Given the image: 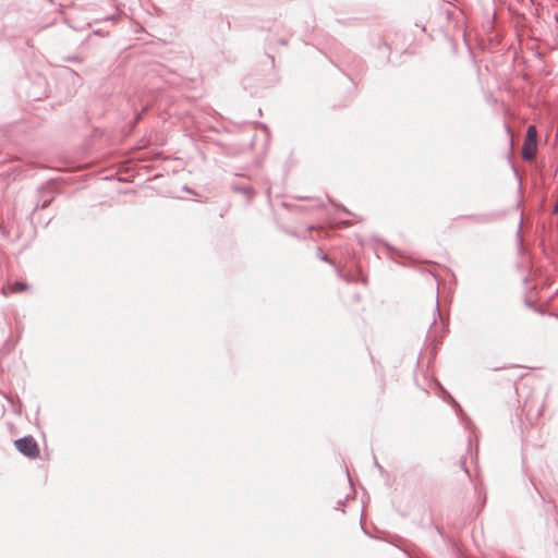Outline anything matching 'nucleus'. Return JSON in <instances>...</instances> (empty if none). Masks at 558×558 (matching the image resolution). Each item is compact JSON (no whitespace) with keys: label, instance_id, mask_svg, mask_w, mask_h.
Returning a JSON list of instances; mask_svg holds the SVG:
<instances>
[{"label":"nucleus","instance_id":"2","mask_svg":"<svg viewBox=\"0 0 558 558\" xmlns=\"http://www.w3.org/2000/svg\"><path fill=\"white\" fill-rule=\"evenodd\" d=\"M15 447L24 456L35 459L39 457L40 450L38 444L35 441L33 437H23L21 439L15 440Z\"/></svg>","mask_w":558,"mask_h":558},{"label":"nucleus","instance_id":"5","mask_svg":"<svg viewBox=\"0 0 558 558\" xmlns=\"http://www.w3.org/2000/svg\"><path fill=\"white\" fill-rule=\"evenodd\" d=\"M542 412H543V408L541 407L534 418L537 420L542 415Z\"/></svg>","mask_w":558,"mask_h":558},{"label":"nucleus","instance_id":"3","mask_svg":"<svg viewBox=\"0 0 558 558\" xmlns=\"http://www.w3.org/2000/svg\"><path fill=\"white\" fill-rule=\"evenodd\" d=\"M9 288L12 293H20V292H24L27 290V284L22 281H16Z\"/></svg>","mask_w":558,"mask_h":558},{"label":"nucleus","instance_id":"6","mask_svg":"<svg viewBox=\"0 0 558 558\" xmlns=\"http://www.w3.org/2000/svg\"><path fill=\"white\" fill-rule=\"evenodd\" d=\"M554 213H555V214H558V199H557V203H556V205H555Z\"/></svg>","mask_w":558,"mask_h":558},{"label":"nucleus","instance_id":"4","mask_svg":"<svg viewBox=\"0 0 558 558\" xmlns=\"http://www.w3.org/2000/svg\"><path fill=\"white\" fill-rule=\"evenodd\" d=\"M524 410L526 411V416H527V417H530V418H532V417H531V416H532V414H531V409H530V405H529V404H525V405H524Z\"/></svg>","mask_w":558,"mask_h":558},{"label":"nucleus","instance_id":"1","mask_svg":"<svg viewBox=\"0 0 558 558\" xmlns=\"http://www.w3.org/2000/svg\"><path fill=\"white\" fill-rule=\"evenodd\" d=\"M537 153V130L534 125H530L526 131L525 140L522 146V158L525 160H534Z\"/></svg>","mask_w":558,"mask_h":558}]
</instances>
